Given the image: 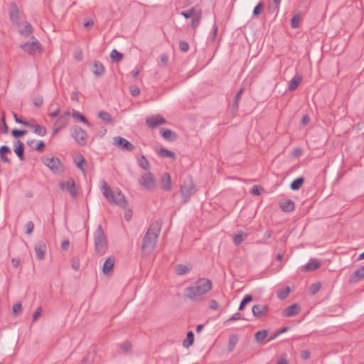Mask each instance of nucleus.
I'll list each match as a JSON object with an SVG mask.
<instances>
[{"label": "nucleus", "mask_w": 364, "mask_h": 364, "mask_svg": "<svg viewBox=\"0 0 364 364\" xmlns=\"http://www.w3.org/2000/svg\"><path fill=\"white\" fill-rule=\"evenodd\" d=\"M280 208L284 212H291L294 210L295 204L291 200H287L284 202L280 203Z\"/></svg>", "instance_id": "obj_21"}, {"label": "nucleus", "mask_w": 364, "mask_h": 364, "mask_svg": "<svg viewBox=\"0 0 364 364\" xmlns=\"http://www.w3.org/2000/svg\"><path fill=\"white\" fill-rule=\"evenodd\" d=\"M252 300V296L251 294H247L244 296L239 306V310L242 311L245 306Z\"/></svg>", "instance_id": "obj_40"}, {"label": "nucleus", "mask_w": 364, "mask_h": 364, "mask_svg": "<svg viewBox=\"0 0 364 364\" xmlns=\"http://www.w3.org/2000/svg\"><path fill=\"white\" fill-rule=\"evenodd\" d=\"M72 116L73 117H74L75 119H78L79 121L86 124L87 126H90V122L87 120V119L82 115L79 112L76 111V110H73V112H72Z\"/></svg>", "instance_id": "obj_37"}, {"label": "nucleus", "mask_w": 364, "mask_h": 364, "mask_svg": "<svg viewBox=\"0 0 364 364\" xmlns=\"http://www.w3.org/2000/svg\"><path fill=\"white\" fill-rule=\"evenodd\" d=\"M139 182L144 188L150 190L154 186V176L151 172H148L141 177Z\"/></svg>", "instance_id": "obj_10"}, {"label": "nucleus", "mask_w": 364, "mask_h": 364, "mask_svg": "<svg viewBox=\"0 0 364 364\" xmlns=\"http://www.w3.org/2000/svg\"><path fill=\"white\" fill-rule=\"evenodd\" d=\"M241 314L240 312H236L235 314H234L231 317H230L227 321L226 322H229V321H235V320H239L241 318Z\"/></svg>", "instance_id": "obj_62"}, {"label": "nucleus", "mask_w": 364, "mask_h": 364, "mask_svg": "<svg viewBox=\"0 0 364 364\" xmlns=\"http://www.w3.org/2000/svg\"><path fill=\"white\" fill-rule=\"evenodd\" d=\"M110 58L114 62H119L123 58V55L116 49H113L110 53Z\"/></svg>", "instance_id": "obj_38"}, {"label": "nucleus", "mask_w": 364, "mask_h": 364, "mask_svg": "<svg viewBox=\"0 0 364 364\" xmlns=\"http://www.w3.org/2000/svg\"><path fill=\"white\" fill-rule=\"evenodd\" d=\"M301 16L299 14H295L291 19V26L293 28H297L299 27Z\"/></svg>", "instance_id": "obj_42"}, {"label": "nucleus", "mask_w": 364, "mask_h": 364, "mask_svg": "<svg viewBox=\"0 0 364 364\" xmlns=\"http://www.w3.org/2000/svg\"><path fill=\"white\" fill-rule=\"evenodd\" d=\"M13 314L14 315L20 314L22 311V305L21 303L14 304L12 308Z\"/></svg>", "instance_id": "obj_50"}, {"label": "nucleus", "mask_w": 364, "mask_h": 364, "mask_svg": "<svg viewBox=\"0 0 364 364\" xmlns=\"http://www.w3.org/2000/svg\"><path fill=\"white\" fill-rule=\"evenodd\" d=\"M268 335V331L263 329L255 333V338L257 343H264V341Z\"/></svg>", "instance_id": "obj_27"}, {"label": "nucleus", "mask_w": 364, "mask_h": 364, "mask_svg": "<svg viewBox=\"0 0 364 364\" xmlns=\"http://www.w3.org/2000/svg\"><path fill=\"white\" fill-rule=\"evenodd\" d=\"M129 90L132 95L134 97L139 95L140 93V90L137 86H131Z\"/></svg>", "instance_id": "obj_59"}, {"label": "nucleus", "mask_w": 364, "mask_h": 364, "mask_svg": "<svg viewBox=\"0 0 364 364\" xmlns=\"http://www.w3.org/2000/svg\"><path fill=\"white\" fill-rule=\"evenodd\" d=\"M279 9V4L269 1L268 11L269 13H274Z\"/></svg>", "instance_id": "obj_53"}, {"label": "nucleus", "mask_w": 364, "mask_h": 364, "mask_svg": "<svg viewBox=\"0 0 364 364\" xmlns=\"http://www.w3.org/2000/svg\"><path fill=\"white\" fill-rule=\"evenodd\" d=\"M46 146V144L43 141H39L36 146L34 147V149L38 151H42Z\"/></svg>", "instance_id": "obj_63"}, {"label": "nucleus", "mask_w": 364, "mask_h": 364, "mask_svg": "<svg viewBox=\"0 0 364 364\" xmlns=\"http://www.w3.org/2000/svg\"><path fill=\"white\" fill-rule=\"evenodd\" d=\"M102 188L103 195L109 202L113 203L123 208L127 206V202L124 194L121 191L114 193L105 181H102Z\"/></svg>", "instance_id": "obj_3"}, {"label": "nucleus", "mask_w": 364, "mask_h": 364, "mask_svg": "<svg viewBox=\"0 0 364 364\" xmlns=\"http://www.w3.org/2000/svg\"><path fill=\"white\" fill-rule=\"evenodd\" d=\"M202 16V11L198 10L197 14H196L192 19L191 26L193 29H196L200 24Z\"/></svg>", "instance_id": "obj_31"}, {"label": "nucleus", "mask_w": 364, "mask_h": 364, "mask_svg": "<svg viewBox=\"0 0 364 364\" xmlns=\"http://www.w3.org/2000/svg\"><path fill=\"white\" fill-rule=\"evenodd\" d=\"M158 155H159L161 157L163 158H171L175 159L176 154L172 151H170L168 149H166L165 148H161L157 151Z\"/></svg>", "instance_id": "obj_30"}, {"label": "nucleus", "mask_w": 364, "mask_h": 364, "mask_svg": "<svg viewBox=\"0 0 364 364\" xmlns=\"http://www.w3.org/2000/svg\"><path fill=\"white\" fill-rule=\"evenodd\" d=\"M304 182V178L303 177H299L291 182L290 187L292 190L297 191L301 187Z\"/></svg>", "instance_id": "obj_35"}, {"label": "nucleus", "mask_w": 364, "mask_h": 364, "mask_svg": "<svg viewBox=\"0 0 364 364\" xmlns=\"http://www.w3.org/2000/svg\"><path fill=\"white\" fill-rule=\"evenodd\" d=\"M311 353L308 350H304L301 352V357L304 360H307L310 358Z\"/></svg>", "instance_id": "obj_64"}, {"label": "nucleus", "mask_w": 364, "mask_h": 364, "mask_svg": "<svg viewBox=\"0 0 364 364\" xmlns=\"http://www.w3.org/2000/svg\"><path fill=\"white\" fill-rule=\"evenodd\" d=\"M321 285L319 283H314L311 284L310 287L311 293L312 294H316L320 289Z\"/></svg>", "instance_id": "obj_55"}, {"label": "nucleus", "mask_w": 364, "mask_h": 364, "mask_svg": "<svg viewBox=\"0 0 364 364\" xmlns=\"http://www.w3.org/2000/svg\"><path fill=\"white\" fill-rule=\"evenodd\" d=\"M262 187H260L257 185H255L252 187V188L250 190V193L255 196H259L262 193Z\"/></svg>", "instance_id": "obj_51"}, {"label": "nucleus", "mask_w": 364, "mask_h": 364, "mask_svg": "<svg viewBox=\"0 0 364 364\" xmlns=\"http://www.w3.org/2000/svg\"><path fill=\"white\" fill-rule=\"evenodd\" d=\"M10 19L14 23H18L19 20L18 11L16 5L12 4L9 11Z\"/></svg>", "instance_id": "obj_26"}, {"label": "nucleus", "mask_w": 364, "mask_h": 364, "mask_svg": "<svg viewBox=\"0 0 364 364\" xmlns=\"http://www.w3.org/2000/svg\"><path fill=\"white\" fill-rule=\"evenodd\" d=\"M182 200L184 203L189 201L191 197L196 191L193 180L191 176H188L183 181L180 188Z\"/></svg>", "instance_id": "obj_5"}, {"label": "nucleus", "mask_w": 364, "mask_h": 364, "mask_svg": "<svg viewBox=\"0 0 364 364\" xmlns=\"http://www.w3.org/2000/svg\"><path fill=\"white\" fill-rule=\"evenodd\" d=\"M26 227V233L28 235L31 234L33 232V228H34L33 223L31 221L27 222Z\"/></svg>", "instance_id": "obj_58"}, {"label": "nucleus", "mask_w": 364, "mask_h": 364, "mask_svg": "<svg viewBox=\"0 0 364 364\" xmlns=\"http://www.w3.org/2000/svg\"><path fill=\"white\" fill-rule=\"evenodd\" d=\"M14 151L21 161L24 159V145L20 140H17Z\"/></svg>", "instance_id": "obj_24"}, {"label": "nucleus", "mask_w": 364, "mask_h": 364, "mask_svg": "<svg viewBox=\"0 0 364 364\" xmlns=\"http://www.w3.org/2000/svg\"><path fill=\"white\" fill-rule=\"evenodd\" d=\"M190 269L187 265L178 264L176 266V272L178 275H183L189 272Z\"/></svg>", "instance_id": "obj_39"}, {"label": "nucleus", "mask_w": 364, "mask_h": 364, "mask_svg": "<svg viewBox=\"0 0 364 364\" xmlns=\"http://www.w3.org/2000/svg\"><path fill=\"white\" fill-rule=\"evenodd\" d=\"M33 103L36 107H41L43 103V99L42 96L38 95V96L33 97Z\"/></svg>", "instance_id": "obj_49"}, {"label": "nucleus", "mask_w": 364, "mask_h": 364, "mask_svg": "<svg viewBox=\"0 0 364 364\" xmlns=\"http://www.w3.org/2000/svg\"><path fill=\"white\" fill-rule=\"evenodd\" d=\"M131 343L128 341L124 342L122 344H120V348L124 350L125 352H129L131 350Z\"/></svg>", "instance_id": "obj_56"}, {"label": "nucleus", "mask_w": 364, "mask_h": 364, "mask_svg": "<svg viewBox=\"0 0 364 364\" xmlns=\"http://www.w3.org/2000/svg\"><path fill=\"white\" fill-rule=\"evenodd\" d=\"M269 306L266 304H255L252 308V314L256 318L266 316L269 312Z\"/></svg>", "instance_id": "obj_11"}, {"label": "nucleus", "mask_w": 364, "mask_h": 364, "mask_svg": "<svg viewBox=\"0 0 364 364\" xmlns=\"http://www.w3.org/2000/svg\"><path fill=\"white\" fill-rule=\"evenodd\" d=\"M243 92H244V89L243 88H240L237 91V94L235 95L234 100H233V104H232V106H233L234 109H237L238 107L239 102H240V100L241 98V95H242Z\"/></svg>", "instance_id": "obj_43"}, {"label": "nucleus", "mask_w": 364, "mask_h": 364, "mask_svg": "<svg viewBox=\"0 0 364 364\" xmlns=\"http://www.w3.org/2000/svg\"><path fill=\"white\" fill-rule=\"evenodd\" d=\"M137 161H138L139 166L141 168H143L144 170L149 169V168H150L149 162L148 161V160L144 155H141L139 158H138Z\"/></svg>", "instance_id": "obj_36"}, {"label": "nucleus", "mask_w": 364, "mask_h": 364, "mask_svg": "<svg viewBox=\"0 0 364 364\" xmlns=\"http://www.w3.org/2000/svg\"><path fill=\"white\" fill-rule=\"evenodd\" d=\"M46 244L45 241H38L35 245V252L36 258L39 260L43 259L46 252Z\"/></svg>", "instance_id": "obj_14"}, {"label": "nucleus", "mask_w": 364, "mask_h": 364, "mask_svg": "<svg viewBox=\"0 0 364 364\" xmlns=\"http://www.w3.org/2000/svg\"><path fill=\"white\" fill-rule=\"evenodd\" d=\"M41 161L53 173H61L63 172V165L58 157L43 156Z\"/></svg>", "instance_id": "obj_6"}, {"label": "nucleus", "mask_w": 364, "mask_h": 364, "mask_svg": "<svg viewBox=\"0 0 364 364\" xmlns=\"http://www.w3.org/2000/svg\"><path fill=\"white\" fill-rule=\"evenodd\" d=\"M98 117L105 122L113 124V119L109 113L105 111H100L98 113Z\"/></svg>", "instance_id": "obj_32"}, {"label": "nucleus", "mask_w": 364, "mask_h": 364, "mask_svg": "<svg viewBox=\"0 0 364 364\" xmlns=\"http://www.w3.org/2000/svg\"><path fill=\"white\" fill-rule=\"evenodd\" d=\"M92 72L96 77H100L105 74V68L101 62L95 61Z\"/></svg>", "instance_id": "obj_18"}, {"label": "nucleus", "mask_w": 364, "mask_h": 364, "mask_svg": "<svg viewBox=\"0 0 364 364\" xmlns=\"http://www.w3.org/2000/svg\"><path fill=\"white\" fill-rule=\"evenodd\" d=\"M27 134V130L14 129L11 131V135L15 138H19Z\"/></svg>", "instance_id": "obj_45"}, {"label": "nucleus", "mask_w": 364, "mask_h": 364, "mask_svg": "<svg viewBox=\"0 0 364 364\" xmlns=\"http://www.w3.org/2000/svg\"><path fill=\"white\" fill-rule=\"evenodd\" d=\"M71 265H72V268L74 270L77 271L79 269V268H80L79 260L76 259H73L72 261H71Z\"/></svg>", "instance_id": "obj_61"}, {"label": "nucleus", "mask_w": 364, "mask_h": 364, "mask_svg": "<svg viewBox=\"0 0 364 364\" xmlns=\"http://www.w3.org/2000/svg\"><path fill=\"white\" fill-rule=\"evenodd\" d=\"M31 39L33 40L31 43L26 42L21 45V48L29 53H32L38 50L41 46L39 41L34 36H32Z\"/></svg>", "instance_id": "obj_13"}, {"label": "nucleus", "mask_w": 364, "mask_h": 364, "mask_svg": "<svg viewBox=\"0 0 364 364\" xmlns=\"http://www.w3.org/2000/svg\"><path fill=\"white\" fill-rule=\"evenodd\" d=\"M42 314V308L38 307L33 314V321H36Z\"/></svg>", "instance_id": "obj_57"}, {"label": "nucleus", "mask_w": 364, "mask_h": 364, "mask_svg": "<svg viewBox=\"0 0 364 364\" xmlns=\"http://www.w3.org/2000/svg\"><path fill=\"white\" fill-rule=\"evenodd\" d=\"M194 342V333L192 331H189L187 333L186 338L183 341V346L185 348H189L193 344Z\"/></svg>", "instance_id": "obj_29"}, {"label": "nucleus", "mask_w": 364, "mask_h": 364, "mask_svg": "<svg viewBox=\"0 0 364 364\" xmlns=\"http://www.w3.org/2000/svg\"><path fill=\"white\" fill-rule=\"evenodd\" d=\"M321 266V262L316 259H311L310 262L303 267L304 272H311L316 270Z\"/></svg>", "instance_id": "obj_20"}, {"label": "nucleus", "mask_w": 364, "mask_h": 364, "mask_svg": "<svg viewBox=\"0 0 364 364\" xmlns=\"http://www.w3.org/2000/svg\"><path fill=\"white\" fill-rule=\"evenodd\" d=\"M161 134L165 139L169 141H174L177 139V134L170 129H161Z\"/></svg>", "instance_id": "obj_19"}, {"label": "nucleus", "mask_w": 364, "mask_h": 364, "mask_svg": "<svg viewBox=\"0 0 364 364\" xmlns=\"http://www.w3.org/2000/svg\"><path fill=\"white\" fill-rule=\"evenodd\" d=\"M146 124L151 128H155L159 125L165 124L166 119L160 114L150 117L146 119Z\"/></svg>", "instance_id": "obj_12"}, {"label": "nucleus", "mask_w": 364, "mask_h": 364, "mask_svg": "<svg viewBox=\"0 0 364 364\" xmlns=\"http://www.w3.org/2000/svg\"><path fill=\"white\" fill-rule=\"evenodd\" d=\"M11 149L8 146L4 145L0 147V159L2 161L9 164L11 163L10 159L5 156V154H11Z\"/></svg>", "instance_id": "obj_23"}, {"label": "nucleus", "mask_w": 364, "mask_h": 364, "mask_svg": "<svg viewBox=\"0 0 364 364\" xmlns=\"http://www.w3.org/2000/svg\"><path fill=\"white\" fill-rule=\"evenodd\" d=\"M209 308L213 310H217L219 308V304L214 299H212L209 302Z\"/></svg>", "instance_id": "obj_60"}, {"label": "nucleus", "mask_w": 364, "mask_h": 364, "mask_svg": "<svg viewBox=\"0 0 364 364\" xmlns=\"http://www.w3.org/2000/svg\"><path fill=\"white\" fill-rule=\"evenodd\" d=\"M364 278V266L355 270L349 279L350 283H356L361 279Z\"/></svg>", "instance_id": "obj_17"}, {"label": "nucleus", "mask_w": 364, "mask_h": 364, "mask_svg": "<svg viewBox=\"0 0 364 364\" xmlns=\"http://www.w3.org/2000/svg\"><path fill=\"white\" fill-rule=\"evenodd\" d=\"M113 145L118 147L119 149L126 151H132L134 150L135 146L130 141L122 136H115L113 138Z\"/></svg>", "instance_id": "obj_7"}, {"label": "nucleus", "mask_w": 364, "mask_h": 364, "mask_svg": "<svg viewBox=\"0 0 364 364\" xmlns=\"http://www.w3.org/2000/svg\"><path fill=\"white\" fill-rule=\"evenodd\" d=\"M114 262L115 259L112 256L107 257V259L105 261L102 266V272L105 275H109L112 272L114 265Z\"/></svg>", "instance_id": "obj_16"}, {"label": "nucleus", "mask_w": 364, "mask_h": 364, "mask_svg": "<svg viewBox=\"0 0 364 364\" xmlns=\"http://www.w3.org/2000/svg\"><path fill=\"white\" fill-rule=\"evenodd\" d=\"M72 136L77 143L83 146L86 144L87 134L80 127L75 126L73 128Z\"/></svg>", "instance_id": "obj_8"}, {"label": "nucleus", "mask_w": 364, "mask_h": 364, "mask_svg": "<svg viewBox=\"0 0 364 364\" xmlns=\"http://www.w3.org/2000/svg\"><path fill=\"white\" fill-rule=\"evenodd\" d=\"M94 244L96 254L102 255L107 250V242L102 225H98L94 233Z\"/></svg>", "instance_id": "obj_4"}, {"label": "nucleus", "mask_w": 364, "mask_h": 364, "mask_svg": "<svg viewBox=\"0 0 364 364\" xmlns=\"http://www.w3.org/2000/svg\"><path fill=\"white\" fill-rule=\"evenodd\" d=\"M179 49L182 52H187L189 50V45L186 41H181L179 42Z\"/></svg>", "instance_id": "obj_52"}, {"label": "nucleus", "mask_w": 364, "mask_h": 364, "mask_svg": "<svg viewBox=\"0 0 364 364\" xmlns=\"http://www.w3.org/2000/svg\"><path fill=\"white\" fill-rule=\"evenodd\" d=\"M1 126L0 127V129H1V131L4 133V134H7L8 133V130H9V128H8V126L5 122V119H4V116H3L1 119Z\"/></svg>", "instance_id": "obj_54"}, {"label": "nucleus", "mask_w": 364, "mask_h": 364, "mask_svg": "<svg viewBox=\"0 0 364 364\" xmlns=\"http://www.w3.org/2000/svg\"><path fill=\"white\" fill-rule=\"evenodd\" d=\"M33 132L38 136H43L46 134L47 130L45 127L38 124L36 126Z\"/></svg>", "instance_id": "obj_44"}, {"label": "nucleus", "mask_w": 364, "mask_h": 364, "mask_svg": "<svg viewBox=\"0 0 364 364\" xmlns=\"http://www.w3.org/2000/svg\"><path fill=\"white\" fill-rule=\"evenodd\" d=\"M59 186L61 190H67L72 198H75L77 197V189L73 178H70L66 182H60Z\"/></svg>", "instance_id": "obj_9"}, {"label": "nucleus", "mask_w": 364, "mask_h": 364, "mask_svg": "<svg viewBox=\"0 0 364 364\" xmlns=\"http://www.w3.org/2000/svg\"><path fill=\"white\" fill-rule=\"evenodd\" d=\"M197 11L194 7L191 8L187 11H183L181 12V15L183 16L185 18H189L191 16H194Z\"/></svg>", "instance_id": "obj_41"}, {"label": "nucleus", "mask_w": 364, "mask_h": 364, "mask_svg": "<svg viewBox=\"0 0 364 364\" xmlns=\"http://www.w3.org/2000/svg\"><path fill=\"white\" fill-rule=\"evenodd\" d=\"M212 288V282L207 278H200L192 286L184 290V295L193 301H198L201 296L208 292Z\"/></svg>", "instance_id": "obj_2"}, {"label": "nucleus", "mask_w": 364, "mask_h": 364, "mask_svg": "<svg viewBox=\"0 0 364 364\" xmlns=\"http://www.w3.org/2000/svg\"><path fill=\"white\" fill-rule=\"evenodd\" d=\"M301 308L298 304H293L284 310L282 315L287 317L293 316L298 314Z\"/></svg>", "instance_id": "obj_15"}, {"label": "nucleus", "mask_w": 364, "mask_h": 364, "mask_svg": "<svg viewBox=\"0 0 364 364\" xmlns=\"http://www.w3.org/2000/svg\"><path fill=\"white\" fill-rule=\"evenodd\" d=\"M161 227L162 222L156 220L152 223L147 229L141 244L143 256L149 255L155 249Z\"/></svg>", "instance_id": "obj_1"}, {"label": "nucleus", "mask_w": 364, "mask_h": 364, "mask_svg": "<svg viewBox=\"0 0 364 364\" xmlns=\"http://www.w3.org/2000/svg\"><path fill=\"white\" fill-rule=\"evenodd\" d=\"M290 288L287 287L284 289L279 291L277 292V296L280 299H284L288 296Z\"/></svg>", "instance_id": "obj_46"}, {"label": "nucleus", "mask_w": 364, "mask_h": 364, "mask_svg": "<svg viewBox=\"0 0 364 364\" xmlns=\"http://www.w3.org/2000/svg\"><path fill=\"white\" fill-rule=\"evenodd\" d=\"M33 32V27L29 22H26L23 27L19 30V33L26 37L28 36Z\"/></svg>", "instance_id": "obj_33"}, {"label": "nucleus", "mask_w": 364, "mask_h": 364, "mask_svg": "<svg viewBox=\"0 0 364 364\" xmlns=\"http://www.w3.org/2000/svg\"><path fill=\"white\" fill-rule=\"evenodd\" d=\"M247 235H248L247 233L243 234L242 231H239L237 234L235 235L233 237L234 244L236 246L240 245L243 240L247 237Z\"/></svg>", "instance_id": "obj_34"}, {"label": "nucleus", "mask_w": 364, "mask_h": 364, "mask_svg": "<svg viewBox=\"0 0 364 364\" xmlns=\"http://www.w3.org/2000/svg\"><path fill=\"white\" fill-rule=\"evenodd\" d=\"M161 188L165 191H170L171 189V179L168 173H164L161 179Z\"/></svg>", "instance_id": "obj_22"}, {"label": "nucleus", "mask_w": 364, "mask_h": 364, "mask_svg": "<svg viewBox=\"0 0 364 364\" xmlns=\"http://www.w3.org/2000/svg\"><path fill=\"white\" fill-rule=\"evenodd\" d=\"M238 336L236 334H230L228 339V350L229 352H232L234 349L235 346L237 345L238 342Z\"/></svg>", "instance_id": "obj_28"}, {"label": "nucleus", "mask_w": 364, "mask_h": 364, "mask_svg": "<svg viewBox=\"0 0 364 364\" xmlns=\"http://www.w3.org/2000/svg\"><path fill=\"white\" fill-rule=\"evenodd\" d=\"M75 164H76V166L80 170H81L82 172H85V168H84L82 164L86 163V161H85V159H84V157L82 155H80L79 156V159L78 160L75 159Z\"/></svg>", "instance_id": "obj_47"}, {"label": "nucleus", "mask_w": 364, "mask_h": 364, "mask_svg": "<svg viewBox=\"0 0 364 364\" xmlns=\"http://www.w3.org/2000/svg\"><path fill=\"white\" fill-rule=\"evenodd\" d=\"M263 9H264V3L262 1L259 2L257 4V5L253 9V15L255 16H259L261 14Z\"/></svg>", "instance_id": "obj_48"}, {"label": "nucleus", "mask_w": 364, "mask_h": 364, "mask_svg": "<svg viewBox=\"0 0 364 364\" xmlns=\"http://www.w3.org/2000/svg\"><path fill=\"white\" fill-rule=\"evenodd\" d=\"M302 80L301 75H295L290 81L289 85V91H294L295 90L299 85L301 83Z\"/></svg>", "instance_id": "obj_25"}]
</instances>
